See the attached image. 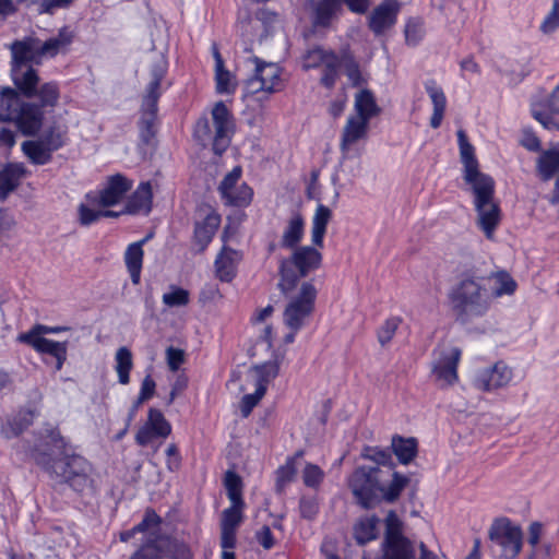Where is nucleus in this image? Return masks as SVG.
Wrapping results in <instances>:
<instances>
[{
	"label": "nucleus",
	"mask_w": 559,
	"mask_h": 559,
	"mask_svg": "<svg viewBox=\"0 0 559 559\" xmlns=\"http://www.w3.org/2000/svg\"><path fill=\"white\" fill-rule=\"evenodd\" d=\"M380 520L376 515L359 519L354 525V537L359 545L374 540L379 534Z\"/></svg>",
	"instance_id": "nucleus-41"
},
{
	"label": "nucleus",
	"mask_w": 559,
	"mask_h": 559,
	"mask_svg": "<svg viewBox=\"0 0 559 559\" xmlns=\"http://www.w3.org/2000/svg\"><path fill=\"white\" fill-rule=\"evenodd\" d=\"M317 295L318 289L312 281H306L288 296L283 311V323L289 330L284 336L285 344H292L296 334L309 322L316 309Z\"/></svg>",
	"instance_id": "nucleus-5"
},
{
	"label": "nucleus",
	"mask_w": 559,
	"mask_h": 559,
	"mask_svg": "<svg viewBox=\"0 0 559 559\" xmlns=\"http://www.w3.org/2000/svg\"><path fill=\"white\" fill-rule=\"evenodd\" d=\"M44 112L35 104L21 102L20 107L13 118L17 128L25 135L35 134L41 127Z\"/></svg>",
	"instance_id": "nucleus-20"
},
{
	"label": "nucleus",
	"mask_w": 559,
	"mask_h": 559,
	"mask_svg": "<svg viewBox=\"0 0 559 559\" xmlns=\"http://www.w3.org/2000/svg\"><path fill=\"white\" fill-rule=\"evenodd\" d=\"M461 354V349L452 344L442 343L435 349L431 376L439 388L447 389L457 382Z\"/></svg>",
	"instance_id": "nucleus-9"
},
{
	"label": "nucleus",
	"mask_w": 559,
	"mask_h": 559,
	"mask_svg": "<svg viewBox=\"0 0 559 559\" xmlns=\"http://www.w3.org/2000/svg\"><path fill=\"white\" fill-rule=\"evenodd\" d=\"M144 242L145 239L133 242L128 246L124 252V263L128 269V272L130 273L131 281L135 285L140 283L144 257V251L142 247Z\"/></svg>",
	"instance_id": "nucleus-35"
},
{
	"label": "nucleus",
	"mask_w": 559,
	"mask_h": 559,
	"mask_svg": "<svg viewBox=\"0 0 559 559\" xmlns=\"http://www.w3.org/2000/svg\"><path fill=\"white\" fill-rule=\"evenodd\" d=\"M302 452H297L294 456L288 457L282 466L276 471V490L283 491L284 488L292 483L297 474L296 459L300 457Z\"/></svg>",
	"instance_id": "nucleus-51"
},
{
	"label": "nucleus",
	"mask_w": 559,
	"mask_h": 559,
	"mask_svg": "<svg viewBox=\"0 0 559 559\" xmlns=\"http://www.w3.org/2000/svg\"><path fill=\"white\" fill-rule=\"evenodd\" d=\"M212 122L213 127L206 118L199 119L194 128V136L202 145L212 141L214 153L221 155L229 146L235 130L233 116L223 102L214 105Z\"/></svg>",
	"instance_id": "nucleus-6"
},
{
	"label": "nucleus",
	"mask_w": 559,
	"mask_h": 559,
	"mask_svg": "<svg viewBox=\"0 0 559 559\" xmlns=\"http://www.w3.org/2000/svg\"><path fill=\"white\" fill-rule=\"evenodd\" d=\"M20 95L10 87L0 91V121L13 120L20 104Z\"/></svg>",
	"instance_id": "nucleus-46"
},
{
	"label": "nucleus",
	"mask_w": 559,
	"mask_h": 559,
	"mask_svg": "<svg viewBox=\"0 0 559 559\" xmlns=\"http://www.w3.org/2000/svg\"><path fill=\"white\" fill-rule=\"evenodd\" d=\"M34 416L35 413L32 411L21 413L17 418L3 428L5 438L17 437L24 428L32 424Z\"/></svg>",
	"instance_id": "nucleus-56"
},
{
	"label": "nucleus",
	"mask_w": 559,
	"mask_h": 559,
	"mask_svg": "<svg viewBox=\"0 0 559 559\" xmlns=\"http://www.w3.org/2000/svg\"><path fill=\"white\" fill-rule=\"evenodd\" d=\"M512 380V370L502 361L479 369L474 377V385L481 391H492L508 385Z\"/></svg>",
	"instance_id": "nucleus-16"
},
{
	"label": "nucleus",
	"mask_w": 559,
	"mask_h": 559,
	"mask_svg": "<svg viewBox=\"0 0 559 559\" xmlns=\"http://www.w3.org/2000/svg\"><path fill=\"white\" fill-rule=\"evenodd\" d=\"M163 549L157 547L155 538H150L129 559H165Z\"/></svg>",
	"instance_id": "nucleus-58"
},
{
	"label": "nucleus",
	"mask_w": 559,
	"mask_h": 559,
	"mask_svg": "<svg viewBox=\"0 0 559 559\" xmlns=\"http://www.w3.org/2000/svg\"><path fill=\"white\" fill-rule=\"evenodd\" d=\"M333 53V50L319 46L308 49L301 57V67L305 71L320 69Z\"/></svg>",
	"instance_id": "nucleus-49"
},
{
	"label": "nucleus",
	"mask_w": 559,
	"mask_h": 559,
	"mask_svg": "<svg viewBox=\"0 0 559 559\" xmlns=\"http://www.w3.org/2000/svg\"><path fill=\"white\" fill-rule=\"evenodd\" d=\"M490 294L485 276L466 275L450 293L452 309L463 322L483 317L490 308Z\"/></svg>",
	"instance_id": "nucleus-3"
},
{
	"label": "nucleus",
	"mask_w": 559,
	"mask_h": 559,
	"mask_svg": "<svg viewBox=\"0 0 559 559\" xmlns=\"http://www.w3.org/2000/svg\"><path fill=\"white\" fill-rule=\"evenodd\" d=\"M99 204L92 205L88 202V194L86 195V202L80 204L79 206V219L82 225H91L92 223L97 222L100 217H103V210Z\"/></svg>",
	"instance_id": "nucleus-59"
},
{
	"label": "nucleus",
	"mask_w": 559,
	"mask_h": 559,
	"mask_svg": "<svg viewBox=\"0 0 559 559\" xmlns=\"http://www.w3.org/2000/svg\"><path fill=\"white\" fill-rule=\"evenodd\" d=\"M69 127L66 121H53L40 139L52 151H58L68 142Z\"/></svg>",
	"instance_id": "nucleus-37"
},
{
	"label": "nucleus",
	"mask_w": 559,
	"mask_h": 559,
	"mask_svg": "<svg viewBox=\"0 0 559 559\" xmlns=\"http://www.w3.org/2000/svg\"><path fill=\"white\" fill-rule=\"evenodd\" d=\"M361 457L376 463V467L395 471L392 455L388 450L377 447H365L361 451Z\"/></svg>",
	"instance_id": "nucleus-52"
},
{
	"label": "nucleus",
	"mask_w": 559,
	"mask_h": 559,
	"mask_svg": "<svg viewBox=\"0 0 559 559\" xmlns=\"http://www.w3.org/2000/svg\"><path fill=\"white\" fill-rule=\"evenodd\" d=\"M368 131L369 121L350 115L341 134L340 148L342 154L348 157L352 152H357L359 142L367 140Z\"/></svg>",
	"instance_id": "nucleus-17"
},
{
	"label": "nucleus",
	"mask_w": 559,
	"mask_h": 559,
	"mask_svg": "<svg viewBox=\"0 0 559 559\" xmlns=\"http://www.w3.org/2000/svg\"><path fill=\"white\" fill-rule=\"evenodd\" d=\"M35 95L38 96L43 107H53L59 99V88L56 83H45L37 93L35 92Z\"/></svg>",
	"instance_id": "nucleus-61"
},
{
	"label": "nucleus",
	"mask_w": 559,
	"mask_h": 559,
	"mask_svg": "<svg viewBox=\"0 0 559 559\" xmlns=\"http://www.w3.org/2000/svg\"><path fill=\"white\" fill-rule=\"evenodd\" d=\"M245 504H234L222 513L221 528L235 531L242 522V509Z\"/></svg>",
	"instance_id": "nucleus-54"
},
{
	"label": "nucleus",
	"mask_w": 559,
	"mask_h": 559,
	"mask_svg": "<svg viewBox=\"0 0 559 559\" xmlns=\"http://www.w3.org/2000/svg\"><path fill=\"white\" fill-rule=\"evenodd\" d=\"M355 114L353 116L360 117L366 121H370L373 117L378 116L381 111L376 102L373 93L368 88H360L354 100Z\"/></svg>",
	"instance_id": "nucleus-30"
},
{
	"label": "nucleus",
	"mask_w": 559,
	"mask_h": 559,
	"mask_svg": "<svg viewBox=\"0 0 559 559\" xmlns=\"http://www.w3.org/2000/svg\"><path fill=\"white\" fill-rule=\"evenodd\" d=\"M153 191L150 182H142L128 199L123 213L148 214L152 210Z\"/></svg>",
	"instance_id": "nucleus-23"
},
{
	"label": "nucleus",
	"mask_w": 559,
	"mask_h": 559,
	"mask_svg": "<svg viewBox=\"0 0 559 559\" xmlns=\"http://www.w3.org/2000/svg\"><path fill=\"white\" fill-rule=\"evenodd\" d=\"M159 522V516L155 512L148 511L141 523L130 531L122 532L120 534V539L122 542H128L136 532L146 533V540L150 538H156Z\"/></svg>",
	"instance_id": "nucleus-45"
},
{
	"label": "nucleus",
	"mask_w": 559,
	"mask_h": 559,
	"mask_svg": "<svg viewBox=\"0 0 559 559\" xmlns=\"http://www.w3.org/2000/svg\"><path fill=\"white\" fill-rule=\"evenodd\" d=\"M22 151L35 165H45L49 163L53 153L40 138L23 142Z\"/></svg>",
	"instance_id": "nucleus-42"
},
{
	"label": "nucleus",
	"mask_w": 559,
	"mask_h": 559,
	"mask_svg": "<svg viewBox=\"0 0 559 559\" xmlns=\"http://www.w3.org/2000/svg\"><path fill=\"white\" fill-rule=\"evenodd\" d=\"M485 278L489 281L491 301L504 295H512L516 289L515 281L507 272H497Z\"/></svg>",
	"instance_id": "nucleus-40"
},
{
	"label": "nucleus",
	"mask_w": 559,
	"mask_h": 559,
	"mask_svg": "<svg viewBox=\"0 0 559 559\" xmlns=\"http://www.w3.org/2000/svg\"><path fill=\"white\" fill-rule=\"evenodd\" d=\"M116 372L121 384L126 385L130 382V371L133 367L132 353L127 347H120L115 355Z\"/></svg>",
	"instance_id": "nucleus-50"
},
{
	"label": "nucleus",
	"mask_w": 559,
	"mask_h": 559,
	"mask_svg": "<svg viewBox=\"0 0 559 559\" xmlns=\"http://www.w3.org/2000/svg\"><path fill=\"white\" fill-rule=\"evenodd\" d=\"M241 178V168L235 167L221 182L218 190L226 204L246 206L252 200V189L245 182L238 185Z\"/></svg>",
	"instance_id": "nucleus-15"
},
{
	"label": "nucleus",
	"mask_w": 559,
	"mask_h": 559,
	"mask_svg": "<svg viewBox=\"0 0 559 559\" xmlns=\"http://www.w3.org/2000/svg\"><path fill=\"white\" fill-rule=\"evenodd\" d=\"M331 218L332 211L328 206L319 204L312 217L311 240L313 246L323 247V238Z\"/></svg>",
	"instance_id": "nucleus-36"
},
{
	"label": "nucleus",
	"mask_w": 559,
	"mask_h": 559,
	"mask_svg": "<svg viewBox=\"0 0 559 559\" xmlns=\"http://www.w3.org/2000/svg\"><path fill=\"white\" fill-rule=\"evenodd\" d=\"M559 26V0H554L552 10L542 23L540 29L543 33L548 34L554 32Z\"/></svg>",
	"instance_id": "nucleus-63"
},
{
	"label": "nucleus",
	"mask_w": 559,
	"mask_h": 559,
	"mask_svg": "<svg viewBox=\"0 0 559 559\" xmlns=\"http://www.w3.org/2000/svg\"><path fill=\"white\" fill-rule=\"evenodd\" d=\"M71 35L60 32L57 37L46 40L44 44L35 37H26L11 44L13 66H27L40 63L45 57H53L71 43Z\"/></svg>",
	"instance_id": "nucleus-8"
},
{
	"label": "nucleus",
	"mask_w": 559,
	"mask_h": 559,
	"mask_svg": "<svg viewBox=\"0 0 559 559\" xmlns=\"http://www.w3.org/2000/svg\"><path fill=\"white\" fill-rule=\"evenodd\" d=\"M132 182L124 176L117 174L111 176L106 187L99 194H88V202L92 205L99 204L103 207H109L118 204L131 189Z\"/></svg>",
	"instance_id": "nucleus-18"
},
{
	"label": "nucleus",
	"mask_w": 559,
	"mask_h": 559,
	"mask_svg": "<svg viewBox=\"0 0 559 559\" xmlns=\"http://www.w3.org/2000/svg\"><path fill=\"white\" fill-rule=\"evenodd\" d=\"M17 341L33 347L37 353L48 354L52 357H57L63 352H68L67 342H56L48 340L44 336H37V334H25L22 333L17 336Z\"/></svg>",
	"instance_id": "nucleus-27"
},
{
	"label": "nucleus",
	"mask_w": 559,
	"mask_h": 559,
	"mask_svg": "<svg viewBox=\"0 0 559 559\" xmlns=\"http://www.w3.org/2000/svg\"><path fill=\"white\" fill-rule=\"evenodd\" d=\"M64 442L58 429L48 425L35 439L33 448L27 452L35 462L46 469L53 468L55 455L63 448Z\"/></svg>",
	"instance_id": "nucleus-14"
},
{
	"label": "nucleus",
	"mask_w": 559,
	"mask_h": 559,
	"mask_svg": "<svg viewBox=\"0 0 559 559\" xmlns=\"http://www.w3.org/2000/svg\"><path fill=\"white\" fill-rule=\"evenodd\" d=\"M52 469L75 491L82 492L93 487L92 465L80 455H73L55 463Z\"/></svg>",
	"instance_id": "nucleus-12"
},
{
	"label": "nucleus",
	"mask_w": 559,
	"mask_h": 559,
	"mask_svg": "<svg viewBox=\"0 0 559 559\" xmlns=\"http://www.w3.org/2000/svg\"><path fill=\"white\" fill-rule=\"evenodd\" d=\"M401 323L400 317H391L383 322L377 334L381 346H385L392 341Z\"/></svg>",
	"instance_id": "nucleus-60"
},
{
	"label": "nucleus",
	"mask_w": 559,
	"mask_h": 559,
	"mask_svg": "<svg viewBox=\"0 0 559 559\" xmlns=\"http://www.w3.org/2000/svg\"><path fill=\"white\" fill-rule=\"evenodd\" d=\"M399 9L396 2H388L377 7L369 17L370 29L376 35H381L391 28L396 22Z\"/></svg>",
	"instance_id": "nucleus-21"
},
{
	"label": "nucleus",
	"mask_w": 559,
	"mask_h": 559,
	"mask_svg": "<svg viewBox=\"0 0 559 559\" xmlns=\"http://www.w3.org/2000/svg\"><path fill=\"white\" fill-rule=\"evenodd\" d=\"M280 370V359L266 361L261 365H255L247 371V380L253 386L260 388L262 385L266 390L267 383L277 377Z\"/></svg>",
	"instance_id": "nucleus-32"
},
{
	"label": "nucleus",
	"mask_w": 559,
	"mask_h": 559,
	"mask_svg": "<svg viewBox=\"0 0 559 559\" xmlns=\"http://www.w3.org/2000/svg\"><path fill=\"white\" fill-rule=\"evenodd\" d=\"M425 91L432 105V114L429 124L432 129H438L442 123L447 110V97L444 91L433 80L425 82Z\"/></svg>",
	"instance_id": "nucleus-22"
},
{
	"label": "nucleus",
	"mask_w": 559,
	"mask_h": 559,
	"mask_svg": "<svg viewBox=\"0 0 559 559\" xmlns=\"http://www.w3.org/2000/svg\"><path fill=\"white\" fill-rule=\"evenodd\" d=\"M344 0H319L314 8V24L328 26L343 11Z\"/></svg>",
	"instance_id": "nucleus-39"
},
{
	"label": "nucleus",
	"mask_w": 559,
	"mask_h": 559,
	"mask_svg": "<svg viewBox=\"0 0 559 559\" xmlns=\"http://www.w3.org/2000/svg\"><path fill=\"white\" fill-rule=\"evenodd\" d=\"M409 483L408 476L396 471L368 466L356 467L347 478L348 488L364 509L374 507L380 500L397 501Z\"/></svg>",
	"instance_id": "nucleus-2"
},
{
	"label": "nucleus",
	"mask_w": 559,
	"mask_h": 559,
	"mask_svg": "<svg viewBox=\"0 0 559 559\" xmlns=\"http://www.w3.org/2000/svg\"><path fill=\"white\" fill-rule=\"evenodd\" d=\"M343 66V53L336 55L335 52L328 59L321 70L320 84L332 90L337 79L340 78V70Z\"/></svg>",
	"instance_id": "nucleus-44"
},
{
	"label": "nucleus",
	"mask_w": 559,
	"mask_h": 559,
	"mask_svg": "<svg viewBox=\"0 0 559 559\" xmlns=\"http://www.w3.org/2000/svg\"><path fill=\"white\" fill-rule=\"evenodd\" d=\"M224 485L231 503L245 504L242 500V480L235 472H226Z\"/></svg>",
	"instance_id": "nucleus-53"
},
{
	"label": "nucleus",
	"mask_w": 559,
	"mask_h": 559,
	"mask_svg": "<svg viewBox=\"0 0 559 559\" xmlns=\"http://www.w3.org/2000/svg\"><path fill=\"white\" fill-rule=\"evenodd\" d=\"M212 53L215 60L216 92L218 94H234L238 85L236 76L225 69L224 60L215 44L212 46Z\"/></svg>",
	"instance_id": "nucleus-25"
},
{
	"label": "nucleus",
	"mask_w": 559,
	"mask_h": 559,
	"mask_svg": "<svg viewBox=\"0 0 559 559\" xmlns=\"http://www.w3.org/2000/svg\"><path fill=\"white\" fill-rule=\"evenodd\" d=\"M392 449L400 463L408 464L417 454V441L414 438L394 437L392 439Z\"/></svg>",
	"instance_id": "nucleus-48"
},
{
	"label": "nucleus",
	"mask_w": 559,
	"mask_h": 559,
	"mask_svg": "<svg viewBox=\"0 0 559 559\" xmlns=\"http://www.w3.org/2000/svg\"><path fill=\"white\" fill-rule=\"evenodd\" d=\"M171 432V426L164 415L157 409H150L147 421L142 426L135 436L140 445L148 444L154 438H166Z\"/></svg>",
	"instance_id": "nucleus-19"
},
{
	"label": "nucleus",
	"mask_w": 559,
	"mask_h": 559,
	"mask_svg": "<svg viewBox=\"0 0 559 559\" xmlns=\"http://www.w3.org/2000/svg\"><path fill=\"white\" fill-rule=\"evenodd\" d=\"M12 78L16 87L27 97L35 95L39 81L36 71L27 66H13Z\"/></svg>",
	"instance_id": "nucleus-34"
},
{
	"label": "nucleus",
	"mask_w": 559,
	"mask_h": 559,
	"mask_svg": "<svg viewBox=\"0 0 559 559\" xmlns=\"http://www.w3.org/2000/svg\"><path fill=\"white\" fill-rule=\"evenodd\" d=\"M536 169L539 177L548 181L559 171V144L543 151L537 158Z\"/></svg>",
	"instance_id": "nucleus-33"
},
{
	"label": "nucleus",
	"mask_w": 559,
	"mask_h": 559,
	"mask_svg": "<svg viewBox=\"0 0 559 559\" xmlns=\"http://www.w3.org/2000/svg\"><path fill=\"white\" fill-rule=\"evenodd\" d=\"M157 547L164 550L165 559H190L191 552L189 547L179 543L178 540L170 539L169 537L156 536Z\"/></svg>",
	"instance_id": "nucleus-47"
},
{
	"label": "nucleus",
	"mask_w": 559,
	"mask_h": 559,
	"mask_svg": "<svg viewBox=\"0 0 559 559\" xmlns=\"http://www.w3.org/2000/svg\"><path fill=\"white\" fill-rule=\"evenodd\" d=\"M26 175V168L23 164H8L0 170V200H5L7 197L14 191L20 180Z\"/></svg>",
	"instance_id": "nucleus-31"
},
{
	"label": "nucleus",
	"mask_w": 559,
	"mask_h": 559,
	"mask_svg": "<svg viewBox=\"0 0 559 559\" xmlns=\"http://www.w3.org/2000/svg\"><path fill=\"white\" fill-rule=\"evenodd\" d=\"M165 73L166 62L160 57L151 68V80L142 98L141 124L147 131H150L156 117L157 102L160 96V82L164 79Z\"/></svg>",
	"instance_id": "nucleus-13"
},
{
	"label": "nucleus",
	"mask_w": 559,
	"mask_h": 559,
	"mask_svg": "<svg viewBox=\"0 0 559 559\" xmlns=\"http://www.w3.org/2000/svg\"><path fill=\"white\" fill-rule=\"evenodd\" d=\"M384 525L381 559H438L423 542L416 545L404 535V523L394 511L386 514Z\"/></svg>",
	"instance_id": "nucleus-4"
},
{
	"label": "nucleus",
	"mask_w": 559,
	"mask_h": 559,
	"mask_svg": "<svg viewBox=\"0 0 559 559\" xmlns=\"http://www.w3.org/2000/svg\"><path fill=\"white\" fill-rule=\"evenodd\" d=\"M248 61L253 64V74L246 81L247 94L265 92L267 94L280 92L284 88L282 69L277 63L265 62L258 57H250Z\"/></svg>",
	"instance_id": "nucleus-10"
},
{
	"label": "nucleus",
	"mask_w": 559,
	"mask_h": 559,
	"mask_svg": "<svg viewBox=\"0 0 559 559\" xmlns=\"http://www.w3.org/2000/svg\"><path fill=\"white\" fill-rule=\"evenodd\" d=\"M324 472L320 466L313 463H307L301 472V478L305 486L319 488L324 479Z\"/></svg>",
	"instance_id": "nucleus-57"
},
{
	"label": "nucleus",
	"mask_w": 559,
	"mask_h": 559,
	"mask_svg": "<svg viewBox=\"0 0 559 559\" xmlns=\"http://www.w3.org/2000/svg\"><path fill=\"white\" fill-rule=\"evenodd\" d=\"M17 341L33 347L37 353L48 354L52 357H57L63 352H68L67 342H56L48 340L44 336H37V334H25L22 333L17 336Z\"/></svg>",
	"instance_id": "nucleus-28"
},
{
	"label": "nucleus",
	"mask_w": 559,
	"mask_h": 559,
	"mask_svg": "<svg viewBox=\"0 0 559 559\" xmlns=\"http://www.w3.org/2000/svg\"><path fill=\"white\" fill-rule=\"evenodd\" d=\"M163 302L167 307H183L190 302V293L179 286H170L169 292L165 293L162 297Z\"/></svg>",
	"instance_id": "nucleus-55"
},
{
	"label": "nucleus",
	"mask_w": 559,
	"mask_h": 559,
	"mask_svg": "<svg viewBox=\"0 0 559 559\" xmlns=\"http://www.w3.org/2000/svg\"><path fill=\"white\" fill-rule=\"evenodd\" d=\"M240 259V252L223 247L215 260L216 276L223 282H230L236 274V265Z\"/></svg>",
	"instance_id": "nucleus-29"
},
{
	"label": "nucleus",
	"mask_w": 559,
	"mask_h": 559,
	"mask_svg": "<svg viewBox=\"0 0 559 559\" xmlns=\"http://www.w3.org/2000/svg\"><path fill=\"white\" fill-rule=\"evenodd\" d=\"M17 341L33 347L37 353L48 354L52 357H57L63 352H68L67 342H56L48 340L44 336H37V334H25L22 333L17 336Z\"/></svg>",
	"instance_id": "nucleus-26"
},
{
	"label": "nucleus",
	"mask_w": 559,
	"mask_h": 559,
	"mask_svg": "<svg viewBox=\"0 0 559 559\" xmlns=\"http://www.w3.org/2000/svg\"><path fill=\"white\" fill-rule=\"evenodd\" d=\"M457 142L463 165V179L473 194L476 225L488 239H492L501 221L500 206L495 200V180L480 171L475 148L463 130L457 131Z\"/></svg>",
	"instance_id": "nucleus-1"
},
{
	"label": "nucleus",
	"mask_w": 559,
	"mask_h": 559,
	"mask_svg": "<svg viewBox=\"0 0 559 559\" xmlns=\"http://www.w3.org/2000/svg\"><path fill=\"white\" fill-rule=\"evenodd\" d=\"M488 535L489 539L501 548V556L506 559H513L522 549V530L507 518L495 520Z\"/></svg>",
	"instance_id": "nucleus-11"
},
{
	"label": "nucleus",
	"mask_w": 559,
	"mask_h": 559,
	"mask_svg": "<svg viewBox=\"0 0 559 559\" xmlns=\"http://www.w3.org/2000/svg\"><path fill=\"white\" fill-rule=\"evenodd\" d=\"M342 69L353 87H362L364 85H367L369 74L361 70L359 63L349 52H343Z\"/></svg>",
	"instance_id": "nucleus-43"
},
{
	"label": "nucleus",
	"mask_w": 559,
	"mask_h": 559,
	"mask_svg": "<svg viewBox=\"0 0 559 559\" xmlns=\"http://www.w3.org/2000/svg\"><path fill=\"white\" fill-rule=\"evenodd\" d=\"M219 224L221 217L214 212L209 213L203 221L195 223L193 240L194 245L198 247L199 252H202L206 249L209 243L212 241Z\"/></svg>",
	"instance_id": "nucleus-24"
},
{
	"label": "nucleus",
	"mask_w": 559,
	"mask_h": 559,
	"mask_svg": "<svg viewBox=\"0 0 559 559\" xmlns=\"http://www.w3.org/2000/svg\"><path fill=\"white\" fill-rule=\"evenodd\" d=\"M166 361L171 371H177L185 362V352L173 346L166 349Z\"/></svg>",
	"instance_id": "nucleus-64"
},
{
	"label": "nucleus",
	"mask_w": 559,
	"mask_h": 559,
	"mask_svg": "<svg viewBox=\"0 0 559 559\" xmlns=\"http://www.w3.org/2000/svg\"><path fill=\"white\" fill-rule=\"evenodd\" d=\"M322 253L311 246H300L294 249L289 258L283 259L280 263L281 280L278 287L281 292L288 295L300 278L320 269Z\"/></svg>",
	"instance_id": "nucleus-7"
},
{
	"label": "nucleus",
	"mask_w": 559,
	"mask_h": 559,
	"mask_svg": "<svg viewBox=\"0 0 559 559\" xmlns=\"http://www.w3.org/2000/svg\"><path fill=\"white\" fill-rule=\"evenodd\" d=\"M254 388H255L254 393L246 394V395H243V397L241 400L240 407H241V413H242L243 417H248L250 415L253 407L260 402V400L265 394V389L262 385H260V388H258V386H254Z\"/></svg>",
	"instance_id": "nucleus-62"
},
{
	"label": "nucleus",
	"mask_w": 559,
	"mask_h": 559,
	"mask_svg": "<svg viewBox=\"0 0 559 559\" xmlns=\"http://www.w3.org/2000/svg\"><path fill=\"white\" fill-rule=\"evenodd\" d=\"M305 233V221L304 217L296 213L287 222L284 228L281 246L284 248H297V245L301 241Z\"/></svg>",
	"instance_id": "nucleus-38"
}]
</instances>
